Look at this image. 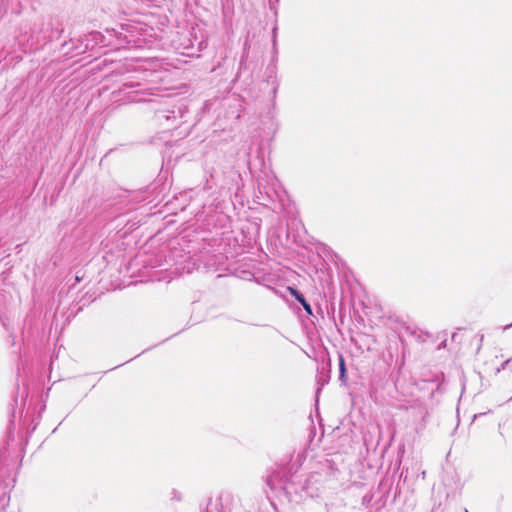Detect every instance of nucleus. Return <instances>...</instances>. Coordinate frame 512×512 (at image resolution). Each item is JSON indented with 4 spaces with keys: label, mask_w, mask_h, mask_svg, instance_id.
Masks as SVG:
<instances>
[{
    "label": "nucleus",
    "mask_w": 512,
    "mask_h": 512,
    "mask_svg": "<svg viewBox=\"0 0 512 512\" xmlns=\"http://www.w3.org/2000/svg\"><path fill=\"white\" fill-rule=\"evenodd\" d=\"M396 409L408 412L407 421L416 432L426 427L429 411L426 403L421 399L405 401L395 406Z\"/></svg>",
    "instance_id": "f257e3e1"
},
{
    "label": "nucleus",
    "mask_w": 512,
    "mask_h": 512,
    "mask_svg": "<svg viewBox=\"0 0 512 512\" xmlns=\"http://www.w3.org/2000/svg\"><path fill=\"white\" fill-rule=\"evenodd\" d=\"M141 83L134 81H123L121 87L118 92L120 95H123L128 101L131 102H140L143 99L138 97V93L140 92Z\"/></svg>",
    "instance_id": "f03ea898"
},
{
    "label": "nucleus",
    "mask_w": 512,
    "mask_h": 512,
    "mask_svg": "<svg viewBox=\"0 0 512 512\" xmlns=\"http://www.w3.org/2000/svg\"><path fill=\"white\" fill-rule=\"evenodd\" d=\"M18 44L25 53L35 51L42 45L40 36L36 34L35 30H32L29 37L26 34L20 35L18 37Z\"/></svg>",
    "instance_id": "7ed1b4c3"
},
{
    "label": "nucleus",
    "mask_w": 512,
    "mask_h": 512,
    "mask_svg": "<svg viewBox=\"0 0 512 512\" xmlns=\"http://www.w3.org/2000/svg\"><path fill=\"white\" fill-rule=\"evenodd\" d=\"M235 501L234 496L229 492H223L217 498L216 506L220 507V512H231Z\"/></svg>",
    "instance_id": "20e7f679"
},
{
    "label": "nucleus",
    "mask_w": 512,
    "mask_h": 512,
    "mask_svg": "<svg viewBox=\"0 0 512 512\" xmlns=\"http://www.w3.org/2000/svg\"><path fill=\"white\" fill-rule=\"evenodd\" d=\"M10 502V496L8 487L0 483V511H3L6 509V507L9 505Z\"/></svg>",
    "instance_id": "39448f33"
},
{
    "label": "nucleus",
    "mask_w": 512,
    "mask_h": 512,
    "mask_svg": "<svg viewBox=\"0 0 512 512\" xmlns=\"http://www.w3.org/2000/svg\"><path fill=\"white\" fill-rule=\"evenodd\" d=\"M339 379L341 381H345L346 379V366L345 361L342 355H339Z\"/></svg>",
    "instance_id": "423d86ee"
},
{
    "label": "nucleus",
    "mask_w": 512,
    "mask_h": 512,
    "mask_svg": "<svg viewBox=\"0 0 512 512\" xmlns=\"http://www.w3.org/2000/svg\"><path fill=\"white\" fill-rule=\"evenodd\" d=\"M171 114H172V115H170V114H166L164 111H159V112H157L156 117H157V120H158L159 122H161V121H162V119H165V120H167V121H168V120H170L172 117H173V118H175V114H174V112H171Z\"/></svg>",
    "instance_id": "0eeeda50"
},
{
    "label": "nucleus",
    "mask_w": 512,
    "mask_h": 512,
    "mask_svg": "<svg viewBox=\"0 0 512 512\" xmlns=\"http://www.w3.org/2000/svg\"><path fill=\"white\" fill-rule=\"evenodd\" d=\"M290 290H291V294L295 297V299L298 302H302V300L304 299V296L297 289L291 288Z\"/></svg>",
    "instance_id": "6e6552de"
},
{
    "label": "nucleus",
    "mask_w": 512,
    "mask_h": 512,
    "mask_svg": "<svg viewBox=\"0 0 512 512\" xmlns=\"http://www.w3.org/2000/svg\"><path fill=\"white\" fill-rule=\"evenodd\" d=\"M299 303L303 306L304 310L308 314H310V315L312 314V308H311L310 304L306 301L305 298L302 300V302H299Z\"/></svg>",
    "instance_id": "1a4fd4ad"
},
{
    "label": "nucleus",
    "mask_w": 512,
    "mask_h": 512,
    "mask_svg": "<svg viewBox=\"0 0 512 512\" xmlns=\"http://www.w3.org/2000/svg\"><path fill=\"white\" fill-rule=\"evenodd\" d=\"M172 498L174 500H176V501H180V500H182V494L179 491H177V490H173L172 491Z\"/></svg>",
    "instance_id": "9d476101"
},
{
    "label": "nucleus",
    "mask_w": 512,
    "mask_h": 512,
    "mask_svg": "<svg viewBox=\"0 0 512 512\" xmlns=\"http://www.w3.org/2000/svg\"><path fill=\"white\" fill-rule=\"evenodd\" d=\"M510 362H511V359H508L505 362H503L501 367L497 369V372H500V370L506 369V367L509 365Z\"/></svg>",
    "instance_id": "9b49d317"
},
{
    "label": "nucleus",
    "mask_w": 512,
    "mask_h": 512,
    "mask_svg": "<svg viewBox=\"0 0 512 512\" xmlns=\"http://www.w3.org/2000/svg\"><path fill=\"white\" fill-rule=\"evenodd\" d=\"M482 415H484V413L475 414L474 419H476L477 417L482 416Z\"/></svg>",
    "instance_id": "f8f14e48"
},
{
    "label": "nucleus",
    "mask_w": 512,
    "mask_h": 512,
    "mask_svg": "<svg viewBox=\"0 0 512 512\" xmlns=\"http://www.w3.org/2000/svg\"><path fill=\"white\" fill-rule=\"evenodd\" d=\"M511 326H512V322H511L510 324H508V325L505 327V329H507V328H509V327H511Z\"/></svg>",
    "instance_id": "ddd939ff"
},
{
    "label": "nucleus",
    "mask_w": 512,
    "mask_h": 512,
    "mask_svg": "<svg viewBox=\"0 0 512 512\" xmlns=\"http://www.w3.org/2000/svg\"><path fill=\"white\" fill-rule=\"evenodd\" d=\"M465 512H468V510H467V509H465Z\"/></svg>",
    "instance_id": "4468645a"
}]
</instances>
